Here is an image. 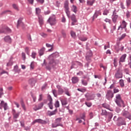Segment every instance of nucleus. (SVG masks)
<instances>
[{"mask_svg":"<svg viewBox=\"0 0 131 131\" xmlns=\"http://www.w3.org/2000/svg\"><path fill=\"white\" fill-rule=\"evenodd\" d=\"M118 18V15H114L112 16V21L114 23H116L117 19Z\"/></svg>","mask_w":131,"mask_h":131,"instance_id":"nucleus-22","label":"nucleus"},{"mask_svg":"<svg viewBox=\"0 0 131 131\" xmlns=\"http://www.w3.org/2000/svg\"><path fill=\"white\" fill-rule=\"evenodd\" d=\"M119 123H118L117 125L118 126H121V125H125L126 124V122H125V119L122 117L119 118Z\"/></svg>","mask_w":131,"mask_h":131,"instance_id":"nucleus-9","label":"nucleus"},{"mask_svg":"<svg viewBox=\"0 0 131 131\" xmlns=\"http://www.w3.org/2000/svg\"><path fill=\"white\" fill-rule=\"evenodd\" d=\"M113 117V114H112V113H108V118L109 119H111Z\"/></svg>","mask_w":131,"mask_h":131,"instance_id":"nucleus-63","label":"nucleus"},{"mask_svg":"<svg viewBox=\"0 0 131 131\" xmlns=\"http://www.w3.org/2000/svg\"><path fill=\"white\" fill-rule=\"evenodd\" d=\"M128 65L129 68L131 69V54L129 56Z\"/></svg>","mask_w":131,"mask_h":131,"instance_id":"nucleus-55","label":"nucleus"},{"mask_svg":"<svg viewBox=\"0 0 131 131\" xmlns=\"http://www.w3.org/2000/svg\"><path fill=\"white\" fill-rule=\"evenodd\" d=\"M62 105L65 106L66 105H67V99H64L61 100Z\"/></svg>","mask_w":131,"mask_h":131,"instance_id":"nucleus-31","label":"nucleus"},{"mask_svg":"<svg viewBox=\"0 0 131 131\" xmlns=\"http://www.w3.org/2000/svg\"><path fill=\"white\" fill-rule=\"evenodd\" d=\"M116 99L115 102H116V104L119 107H121V105H123L124 102H123L122 99H121V96L120 95V94H117L116 96Z\"/></svg>","mask_w":131,"mask_h":131,"instance_id":"nucleus-1","label":"nucleus"},{"mask_svg":"<svg viewBox=\"0 0 131 131\" xmlns=\"http://www.w3.org/2000/svg\"><path fill=\"white\" fill-rule=\"evenodd\" d=\"M41 10L39 8H36V14H37V15H39V14H40V12H41Z\"/></svg>","mask_w":131,"mask_h":131,"instance_id":"nucleus-49","label":"nucleus"},{"mask_svg":"<svg viewBox=\"0 0 131 131\" xmlns=\"http://www.w3.org/2000/svg\"><path fill=\"white\" fill-rule=\"evenodd\" d=\"M25 52L26 53V54H27V55H29V54L30 53V51L29 50V48L28 47H26L25 49Z\"/></svg>","mask_w":131,"mask_h":131,"instance_id":"nucleus-41","label":"nucleus"},{"mask_svg":"<svg viewBox=\"0 0 131 131\" xmlns=\"http://www.w3.org/2000/svg\"><path fill=\"white\" fill-rule=\"evenodd\" d=\"M31 57L33 59H35V57H36V52H32L31 54Z\"/></svg>","mask_w":131,"mask_h":131,"instance_id":"nucleus-42","label":"nucleus"},{"mask_svg":"<svg viewBox=\"0 0 131 131\" xmlns=\"http://www.w3.org/2000/svg\"><path fill=\"white\" fill-rule=\"evenodd\" d=\"M115 78L119 79V78H122L123 74L122 70L121 69H118L115 75Z\"/></svg>","mask_w":131,"mask_h":131,"instance_id":"nucleus-6","label":"nucleus"},{"mask_svg":"<svg viewBox=\"0 0 131 131\" xmlns=\"http://www.w3.org/2000/svg\"><path fill=\"white\" fill-rule=\"evenodd\" d=\"M85 97L87 101H91L92 100H95V94H91L89 93H87L85 95Z\"/></svg>","mask_w":131,"mask_h":131,"instance_id":"nucleus-8","label":"nucleus"},{"mask_svg":"<svg viewBox=\"0 0 131 131\" xmlns=\"http://www.w3.org/2000/svg\"><path fill=\"white\" fill-rule=\"evenodd\" d=\"M43 107V102H41L38 104V105H35L33 108L34 111H37V110H39V109H41Z\"/></svg>","mask_w":131,"mask_h":131,"instance_id":"nucleus-14","label":"nucleus"},{"mask_svg":"<svg viewBox=\"0 0 131 131\" xmlns=\"http://www.w3.org/2000/svg\"><path fill=\"white\" fill-rule=\"evenodd\" d=\"M21 57H22V58L24 60H25L26 59V54H25V53L24 52H23L21 53Z\"/></svg>","mask_w":131,"mask_h":131,"instance_id":"nucleus-48","label":"nucleus"},{"mask_svg":"<svg viewBox=\"0 0 131 131\" xmlns=\"http://www.w3.org/2000/svg\"><path fill=\"white\" fill-rule=\"evenodd\" d=\"M62 121V118H58L57 119H56L55 120V122L56 123H60V122H61V121Z\"/></svg>","mask_w":131,"mask_h":131,"instance_id":"nucleus-47","label":"nucleus"},{"mask_svg":"<svg viewBox=\"0 0 131 131\" xmlns=\"http://www.w3.org/2000/svg\"><path fill=\"white\" fill-rule=\"evenodd\" d=\"M69 2L68 1H66L64 4V8L65 9V12L67 14V16L68 18H70V11H69Z\"/></svg>","mask_w":131,"mask_h":131,"instance_id":"nucleus-2","label":"nucleus"},{"mask_svg":"<svg viewBox=\"0 0 131 131\" xmlns=\"http://www.w3.org/2000/svg\"><path fill=\"white\" fill-rule=\"evenodd\" d=\"M48 22L51 26L56 25L57 23L56 20V17L54 15L50 16L48 20Z\"/></svg>","mask_w":131,"mask_h":131,"instance_id":"nucleus-4","label":"nucleus"},{"mask_svg":"<svg viewBox=\"0 0 131 131\" xmlns=\"http://www.w3.org/2000/svg\"><path fill=\"white\" fill-rule=\"evenodd\" d=\"M77 91H79V92H81V93H85L86 92V89L83 88V89H78Z\"/></svg>","mask_w":131,"mask_h":131,"instance_id":"nucleus-38","label":"nucleus"},{"mask_svg":"<svg viewBox=\"0 0 131 131\" xmlns=\"http://www.w3.org/2000/svg\"><path fill=\"white\" fill-rule=\"evenodd\" d=\"M94 3H95V0H92L88 1L87 4L88 6H93V5H94Z\"/></svg>","mask_w":131,"mask_h":131,"instance_id":"nucleus-35","label":"nucleus"},{"mask_svg":"<svg viewBox=\"0 0 131 131\" xmlns=\"http://www.w3.org/2000/svg\"><path fill=\"white\" fill-rule=\"evenodd\" d=\"M71 35L73 38H75V37H76V33L73 31H71Z\"/></svg>","mask_w":131,"mask_h":131,"instance_id":"nucleus-33","label":"nucleus"},{"mask_svg":"<svg viewBox=\"0 0 131 131\" xmlns=\"http://www.w3.org/2000/svg\"><path fill=\"white\" fill-rule=\"evenodd\" d=\"M49 65L51 67H54L56 65V62L54 60V54H51L48 58Z\"/></svg>","mask_w":131,"mask_h":131,"instance_id":"nucleus-3","label":"nucleus"},{"mask_svg":"<svg viewBox=\"0 0 131 131\" xmlns=\"http://www.w3.org/2000/svg\"><path fill=\"white\" fill-rule=\"evenodd\" d=\"M47 101H49V103H48V105L50 109L53 110V99L51 95H49L47 97Z\"/></svg>","mask_w":131,"mask_h":131,"instance_id":"nucleus-7","label":"nucleus"},{"mask_svg":"<svg viewBox=\"0 0 131 131\" xmlns=\"http://www.w3.org/2000/svg\"><path fill=\"white\" fill-rule=\"evenodd\" d=\"M126 25H127V23L125 22L124 20H123L121 25L119 27L118 30H122V29L125 28L126 27Z\"/></svg>","mask_w":131,"mask_h":131,"instance_id":"nucleus-13","label":"nucleus"},{"mask_svg":"<svg viewBox=\"0 0 131 131\" xmlns=\"http://www.w3.org/2000/svg\"><path fill=\"white\" fill-rule=\"evenodd\" d=\"M23 25H24V24L22 23V19H18L17 25V28L19 27V26H23Z\"/></svg>","mask_w":131,"mask_h":131,"instance_id":"nucleus-24","label":"nucleus"},{"mask_svg":"<svg viewBox=\"0 0 131 131\" xmlns=\"http://www.w3.org/2000/svg\"><path fill=\"white\" fill-rule=\"evenodd\" d=\"M56 88L58 89V95H62L63 93H64V90L60 85H56Z\"/></svg>","mask_w":131,"mask_h":131,"instance_id":"nucleus-16","label":"nucleus"},{"mask_svg":"<svg viewBox=\"0 0 131 131\" xmlns=\"http://www.w3.org/2000/svg\"><path fill=\"white\" fill-rule=\"evenodd\" d=\"M79 79H78V77H73L72 78V81L73 83H77L78 82Z\"/></svg>","mask_w":131,"mask_h":131,"instance_id":"nucleus-21","label":"nucleus"},{"mask_svg":"<svg viewBox=\"0 0 131 131\" xmlns=\"http://www.w3.org/2000/svg\"><path fill=\"white\" fill-rule=\"evenodd\" d=\"M92 57H93V53L91 51L89 50L87 52L85 56L86 61H91V59Z\"/></svg>","mask_w":131,"mask_h":131,"instance_id":"nucleus-10","label":"nucleus"},{"mask_svg":"<svg viewBox=\"0 0 131 131\" xmlns=\"http://www.w3.org/2000/svg\"><path fill=\"white\" fill-rule=\"evenodd\" d=\"M61 34H62L63 37H65V36H66V32H65V30H61Z\"/></svg>","mask_w":131,"mask_h":131,"instance_id":"nucleus-60","label":"nucleus"},{"mask_svg":"<svg viewBox=\"0 0 131 131\" xmlns=\"http://www.w3.org/2000/svg\"><path fill=\"white\" fill-rule=\"evenodd\" d=\"M3 107L4 108V110H7L8 108V104L5 103V101H2L0 104V109H3Z\"/></svg>","mask_w":131,"mask_h":131,"instance_id":"nucleus-15","label":"nucleus"},{"mask_svg":"<svg viewBox=\"0 0 131 131\" xmlns=\"http://www.w3.org/2000/svg\"><path fill=\"white\" fill-rule=\"evenodd\" d=\"M126 6L127 8L130 6L131 4V1L130 0H126Z\"/></svg>","mask_w":131,"mask_h":131,"instance_id":"nucleus-40","label":"nucleus"},{"mask_svg":"<svg viewBox=\"0 0 131 131\" xmlns=\"http://www.w3.org/2000/svg\"><path fill=\"white\" fill-rule=\"evenodd\" d=\"M99 15H101V11H96L93 17V20H95V19H96V18H97L98 16H99Z\"/></svg>","mask_w":131,"mask_h":131,"instance_id":"nucleus-19","label":"nucleus"},{"mask_svg":"<svg viewBox=\"0 0 131 131\" xmlns=\"http://www.w3.org/2000/svg\"><path fill=\"white\" fill-rule=\"evenodd\" d=\"M40 34L41 36H42V37H47V36H48L47 34H45L44 33H41Z\"/></svg>","mask_w":131,"mask_h":131,"instance_id":"nucleus-64","label":"nucleus"},{"mask_svg":"<svg viewBox=\"0 0 131 131\" xmlns=\"http://www.w3.org/2000/svg\"><path fill=\"white\" fill-rule=\"evenodd\" d=\"M56 113H57V109L52 112L48 111V115H49V116H52V115H56Z\"/></svg>","mask_w":131,"mask_h":131,"instance_id":"nucleus-20","label":"nucleus"},{"mask_svg":"<svg viewBox=\"0 0 131 131\" xmlns=\"http://www.w3.org/2000/svg\"><path fill=\"white\" fill-rule=\"evenodd\" d=\"M120 7L121 9H125V6H124V3H123V2H120Z\"/></svg>","mask_w":131,"mask_h":131,"instance_id":"nucleus-53","label":"nucleus"},{"mask_svg":"<svg viewBox=\"0 0 131 131\" xmlns=\"http://www.w3.org/2000/svg\"><path fill=\"white\" fill-rule=\"evenodd\" d=\"M122 116L125 117V118H128L129 120H131V115L128 112H124L122 114Z\"/></svg>","mask_w":131,"mask_h":131,"instance_id":"nucleus-12","label":"nucleus"},{"mask_svg":"<svg viewBox=\"0 0 131 131\" xmlns=\"http://www.w3.org/2000/svg\"><path fill=\"white\" fill-rule=\"evenodd\" d=\"M4 40L6 42H10L11 41V37L10 36H7L4 38Z\"/></svg>","mask_w":131,"mask_h":131,"instance_id":"nucleus-29","label":"nucleus"},{"mask_svg":"<svg viewBox=\"0 0 131 131\" xmlns=\"http://www.w3.org/2000/svg\"><path fill=\"white\" fill-rule=\"evenodd\" d=\"M72 21H74V22H77V20H76V17H75V15L73 14L71 16Z\"/></svg>","mask_w":131,"mask_h":131,"instance_id":"nucleus-39","label":"nucleus"},{"mask_svg":"<svg viewBox=\"0 0 131 131\" xmlns=\"http://www.w3.org/2000/svg\"><path fill=\"white\" fill-rule=\"evenodd\" d=\"M41 123V124H46L47 123V121L43 120H41V119H36L33 122V124H34L35 123Z\"/></svg>","mask_w":131,"mask_h":131,"instance_id":"nucleus-11","label":"nucleus"},{"mask_svg":"<svg viewBox=\"0 0 131 131\" xmlns=\"http://www.w3.org/2000/svg\"><path fill=\"white\" fill-rule=\"evenodd\" d=\"M108 113H107V111L105 110H102L101 115H107Z\"/></svg>","mask_w":131,"mask_h":131,"instance_id":"nucleus-46","label":"nucleus"},{"mask_svg":"<svg viewBox=\"0 0 131 131\" xmlns=\"http://www.w3.org/2000/svg\"><path fill=\"white\" fill-rule=\"evenodd\" d=\"M45 51H46V48H42V49H41L38 52L39 56H42V55L45 54Z\"/></svg>","mask_w":131,"mask_h":131,"instance_id":"nucleus-23","label":"nucleus"},{"mask_svg":"<svg viewBox=\"0 0 131 131\" xmlns=\"http://www.w3.org/2000/svg\"><path fill=\"white\" fill-rule=\"evenodd\" d=\"M105 97H106V99H107V100H112V98L114 97V93L112 91L108 90L106 92Z\"/></svg>","mask_w":131,"mask_h":131,"instance_id":"nucleus-5","label":"nucleus"},{"mask_svg":"<svg viewBox=\"0 0 131 131\" xmlns=\"http://www.w3.org/2000/svg\"><path fill=\"white\" fill-rule=\"evenodd\" d=\"M55 107L56 108H59V107H60V103H59V101H56L55 102Z\"/></svg>","mask_w":131,"mask_h":131,"instance_id":"nucleus-43","label":"nucleus"},{"mask_svg":"<svg viewBox=\"0 0 131 131\" xmlns=\"http://www.w3.org/2000/svg\"><path fill=\"white\" fill-rule=\"evenodd\" d=\"M52 93H53L54 97H58V95H59V94H58V92H57V90H53L52 91Z\"/></svg>","mask_w":131,"mask_h":131,"instance_id":"nucleus-36","label":"nucleus"},{"mask_svg":"<svg viewBox=\"0 0 131 131\" xmlns=\"http://www.w3.org/2000/svg\"><path fill=\"white\" fill-rule=\"evenodd\" d=\"M11 13L10 10H5L2 12L1 15H4V14H7V13Z\"/></svg>","mask_w":131,"mask_h":131,"instance_id":"nucleus-56","label":"nucleus"},{"mask_svg":"<svg viewBox=\"0 0 131 131\" xmlns=\"http://www.w3.org/2000/svg\"><path fill=\"white\" fill-rule=\"evenodd\" d=\"M114 94H117V93H119V90L116 88H114L113 89Z\"/></svg>","mask_w":131,"mask_h":131,"instance_id":"nucleus-45","label":"nucleus"},{"mask_svg":"<svg viewBox=\"0 0 131 131\" xmlns=\"http://www.w3.org/2000/svg\"><path fill=\"white\" fill-rule=\"evenodd\" d=\"M88 81H89V79H82L81 82L83 85H88Z\"/></svg>","mask_w":131,"mask_h":131,"instance_id":"nucleus-28","label":"nucleus"},{"mask_svg":"<svg viewBox=\"0 0 131 131\" xmlns=\"http://www.w3.org/2000/svg\"><path fill=\"white\" fill-rule=\"evenodd\" d=\"M57 126H63V125L62 124H60V123L57 124V123H56V122H55V123H53L52 124V127L53 128L57 127Z\"/></svg>","mask_w":131,"mask_h":131,"instance_id":"nucleus-27","label":"nucleus"},{"mask_svg":"<svg viewBox=\"0 0 131 131\" xmlns=\"http://www.w3.org/2000/svg\"><path fill=\"white\" fill-rule=\"evenodd\" d=\"M126 54H123L122 55L120 58V63H123V62H125V58H126Z\"/></svg>","mask_w":131,"mask_h":131,"instance_id":"nucleus-17","label":"nucleus"},{"mask_svg":"<svg viewBox=\"0 0 131 131\" xmlns=\"http://www.w3.org/2000/svg\"><path fill=\"white\" fill-rule=\"evenodd\" d=\"M39 23L41 26L42 25V24H43V19L42 17L39 16Z\"/></svg>","mask_w":131,"mask_h":131,"instance_id":"nucleus-34","label":"nucleus"},{"mask_svg":"<svg viewBox=\"0 0 131 131\" xmlns=\"http://www.w3.org/2000/svg\"><path fill=\"white\" fill-rule=\"evenodd\" d=\"M123 71L126 73V74H129V69L128 68L124 69Z\"/></svg>","mask_w":131,"mask_h":131,"instance_id":"nucleus-44","label":"nucleus"},{"mask_svg":"<svg viewBox=\"0 0 131 131\" xmlns=\"http://www.w3.org/2000/svg\"><path fill=\"white\" fill-rule=\"evenodd\" d=\"M71 10L74 12V13H76L77 12V7L75 5H73L71 7Z\"/></svg>","mask_w":131,"mask_h":131,"instance_id":"nucleus-26","label":"nucleus"},{"mask_svg":"<svg viewBox=\"0 0 131 131\" xmlns=\"http://www.w3.org/2000/svg\"><path fill=\"white\" fill-rule=\"evenodd\" d=\"M20 103H21V106L23 107L24 110H26V108H25V104H24V102H23V100H21L20 101Z\"/></svg>","mask_w":131,"mask_h":131,"instance_id":"nucleus-51","label":"nucleus"},{"mask_svg":"<svg viewBox=\"0 0 131 131\" xmlns=\"http://www.w3.org/2000/svg\"><path fill=\"white\" fill-rule=\"evenodd\" d=\"M79 39L81 40V41H85V40H87L88 38L86 37H81Z\"/></svg>","mask_w":131,"mask_h":131,"instance_id":"nucleus-59","label":"nucleus"},{"mask_svg":"<svg viewBox=\"0 0 131 131\" xmlns=\"http://www.w3.org/2000/svg\"><path fill=\"white\" fill-rule=\"evenodd\" d=\"M12 7L15 11H19V7L18 6V5L17 4L12 5Z\"/></svg>","mask_w":131,"mask_h":131,"instance_id":"nucleus-30","label":"nucleus"},{"mask_svg":"<svg viewBox=\"0 0 131 131\" xmlns=\"http://www.w3.org/2000/svg\"><path fill=\"white\" fill-rule=\"evenodd\" d=\"M125 36H126V34H123L121 36V37H120L119 39V40H121L122 39H123V38H124V37H125Z\"/></svg>","mask_w":131,"mask_h":131,"instance_id":"nucleus-54","label":"nucleus"},{"mask_svg":"<svg viewBox=\"0 0 131 131\" xmlns=\"http://www.w3.org/2000/svg\"><path fill=\"white\" fill-rule=\"evenodd\" d=\"M13 70L15 71V72H19V71H20V69H19L18 66H14Z\"/></svg>","mask_w":131,"mask_h":131,"instance_id":"nucleus-37","label":"nucleus"},{"mask_svg":"<svg viewBox=\"0 0 131 131\" xmlns=\"http://www.w3.org/2000/svg\"><path fill=\"white\" fill-rule=\"evenodd\" d=\"M109 14V11L108 10H105L103 11V15H104L105 16H107Z\"/></svg>","mask_w":131,"mask_h":131,"instance_id":"nucleus-50","label":"nucleus"},{"mask_svg":"<svg viewBox=\"0 0 131 131\" xmlns=\"http://www.w3.org/2000/svg\"><path fill=\"white\" fill-rule=\"evenodd\" d=\"M30 67L31 69H34V61L31 62Z\"/></svg>","mask_w":131,"mask_h":131,"instance_id":"nucleus-58","label":"nucleus"},{"mask_svg":"<svg viewBox=\"0 0 131 131\" xmlns=\"http://www.w3.org/2000/svg\"><path fill=\"white\" fill-rule=\"evenodd\" d=\"M119 84L121 88H123V86H124V81L122 79H120L119 81Z\"/></svg>","mask_w":131,"mask_h":131,"instance_id":"nucleus-32","label":"nucleus"},{"mask_svg":"<svg viewBox=\"0 0 131 131\" xmlns=\"http://www.w3.org/2000/svg\"><path fill=\"white\" fill-rule=\"evenodd\" d=\"M46 47L47 48H52V49L54 48V46L53 45H51V44L49 43H46Z\"/></svg>","mask_w":131,"mask_h":131,"instance_id":"nucleus-61","label":"nucleus"},{"mask_svg":"<svg viewBox=\"0 0 131 131\" xmlns=\"http://www.w3.org/2000/svg\"><path fill=\"white\" fill-rule=\"evenodd\" d=\"M37 2H38L39 4H42L43 3H45V0H36Z\"/></svg>","mask_w":131,"mask_h":131,"instance_id":"nucleus-62","label":"nucleus"},{"mask_svg":"<svg viewBox=\"0 0 131 131\" xmlns=\"http://www.w3.org/2000/svg\"><path fill=\"white\" fill-rule=\"evenodd\" d=\"M12 113L13 115V118L15 119L18 118L19 117V115H20V113H16V111L15 110H12Z\"/></svg>","mask_w":131,"mask_h":131,"instance_id":"nucleus-18","label":"nucleus"},{"mask_svg":"<svg viewBox=\"0 0 131 131\" xmlns=\"http://www.w3.org/2000/svg\"><path fill=\"white\" fill-rule=\"evenodd\" d=\"M85 105H86L87 107H92V105H93V104L92 103V102H85Z\"/></svg>","mask_w":131,"mask_h":131,"instance_id":"nucleus-52","label":"nucleus"},{"mask_svg":"<svg viewBox=\"0 0 131 131\" xmlns=\"http://www.w3.org/2000/svg\"><path fill=\"white\" fill-rule=\"evenodd\" d=\"M42 98H43L42 94H40L38 98L39 102H40V101H42Z\"/></svg>","mask_w":131,"mask_h":131,"instance_id":"nucleus-57","label":"nucleus"},{"mask_svg":"<svg viewBox=\"0 0 131 131\" xmlns=\"http://www.w3.org/2000/svg\"><path fill=\"white\" fill-rule=\"evenodd\" d=\"M6 30V31H8L9 32H10V31H11V29H10V28H3L2 31H0V33H4V32H5Z\"/></svg>","mask_w":131,"mask_h":131,"instance_id":"nucleus-25","label":"nucleus"}]
</instances>
